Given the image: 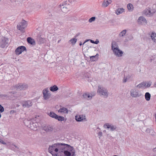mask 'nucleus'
Returning <instances> with one entry per match:
<instances>
[{
	"mask_svg": "<svg viewBox=\"0 0 156 156\" xmlns=\"http://www.w3.org/2000/svg\"><path fill=\"white\" fill-rule=\"evenodd\" d=\"M97 92H98L100 95H103L105 98H107L108 97V93L107 90L100 86H98Z\"/></svg>",
	"mask_w": 156,
	"mask_h": 156,
	"instance_id": "1",
	"label": "nucleus"
},
{
	"mask_svg": "<svg viewBox=\"0 0 156 156\" xmlns=\"http://www.w3.org/2000/svg\"><path fill=\"white\" fill-rule=\"evenodd\" d=\"M52 150H54L56 147L58 148H60L61 147L62 148V150H64L66 149V147H68V144H63L62 143H58L52 145V146H50Z\"/></svg>",
	"mask_w": 156,
	"mask_h": 156,
	"instance_id": "2",
	"label": "nucleus"
},
{
	"mask_svg": "<svg viewBox=\"0 0 156 156\" xmlns=\"http://www.w3.org/2000/svg\"><path fill=\"white\" fill-rule=\"evenodd\" d=\"M27 22L23 20L19 24L17 25V29L21 31H23L24 29L27 27Z\"/></svg>",
	"mask_w": 156,
	"mask_h": 156,
	"instance_id": "3",
	"label": "nucleus"
},
{
	"mask_svg": "<svg viewBox=\"0 0 156 156\" xmlns=\"http://www.w3.org/2000/svg\"><path fill=\"white\" fill-rule=\"evenodd\" d=\"M130 95L132 97H139L141 96V94L139 93V91L135 89H132L130 90Z\"/></svg>",
	"mask_w": 156,
	"mask_h": 156,
	"instance_id": "4",
	"label": "nucleus"
},
{
	"mask_svg": "<svg viewBox=\"0 0 156 156\" xmlns=\"http://www.w3.org/2000/svg\"><path fill=\"white\" fill-rule=\"evenodd\" d=\"M25 51H27L26 47L24 46H21L18 47L16 49L15 52L16 55H18Z\"/></svg>",
	"mask_w": 156,
	"mask_h": 156,
	"instance_id": "5",
	"label": "nucleus"
},
{
	"mask_svg": "<svg viewBox=\"0 0 156 156\" xmlns=\"http://www.w3.org/2000/svg\"><path fill=\"white\" fill-rule=\"evenodd\" d=\"M9 39L5 37H3L0 42V47L2 48H4L5 46H7L8 44Z\"/></svg>",
	"mask_w": 156,
	"mask_h": 156,
	"instance_id": "6",
	"label": "nucleus"
},
{
	"mask_svg": "<svg viewBox=\"0 0 156 156\" xmlns=\"http://www.w3.org/2000/svg\"><path fill=\"white\" fill-rule=\"evenodd\" d=\"M27 87V85L25 83L18 84L16 86V88L20 90H26Z\"/></svg>",
	"mask_w": 156,
	"mask_h": 156,
	"instance_id": "7",
	"label": "nucleus"
},
{
	"mask_svg": "<svg viewBox=\"0 0 156 156\" xmlns=\"http://www.w3.org/2000/svg\"><path fill=\"white\" fill-rule=\"evenodd\" d=\"M66 4V3L64 2L63 3H62V5L60 4L59 5L62 11L64 13H67L68 11V5Z\"/></svg>",
	"mask_w": 156,
	"mask_h": 156,
	"instance_id": "8",
	"label": "nucleus"
},
{
	"mask_svg": "<svg viewBox=\"0 0 156 156\" xmlns=\"http://www.w3.org/2000/svg\"><path fill=\"white\" fill-rule=\"evenodd\" d=\"M61 153H57L55 154V156H68V150H63L61 151Z\"/></svg>",
	"mask_w": 156,
	"mask_h": 156,
	"instance_id": "9",
	"label": "nucleus"
},
{
	"mask_svg": "<svg viewBox=\"0 0 156 156\" xmlns=\"http://www.w3.org/2000/svg\"><path fill=\"white\" fill-rule=\"evenodd\" d=\"M114 54L118 57H120L122 56L123 52L120 50L118 48H114L112 50Z\"/></svg>",
	"mask_w": 156,
	"mask_h": 156,
	"instance_id": "10",
	"label": "nucleus"
},
{
	"mask_svg": "<svg viewBox=\"0 0 156 156\" xmlns=\"http://www.w3.org/2000/svg\"><path fill=\"white\" fill-rule=\"evenodd\" d=\"M155 12L153 10L147 9L144 11V13L147 16H150L153 15Z\"/></svg>",
	"mask_w": 156,
	"mask_h": 156,
	"instance_id": "11",
	"label": "nucleus"
},
{
	"mask_svg": "<svg viewBox=\"0 0 156 156\" xmlns=\"http://www.w3.org/2000/svg\"><path fill=\"white\" fill-rule=\"evenodd\" d=\"M69 156H76L74 148L69 145Z\"/></svg>",
	"mask_w": 156,
	"mask_h": 156,
	"instance_id": "12",
	"label": "nucleus"
},
{
	"mask_svg": "<svg viewBox=\"0 0 156 156\" xmlns=\"http://www.w3.org/2000/svg\"><path fill=\"white\" fill-rule=\"evenodd\" d=\"M94 95H92L91 94L85 93L82 95V98L84 99H87V100H89L91 99L92 97Z\"/></svg>",
	"mask_w": 156,
	"mask_h": 156,
	"instance_id": "13",
	"label": "nucleus"
},
{
	"mask_svg": "<svg viewBox=\"0 0 156 156\" xmlns=\"http://www.w3.org/2000/svg\"><path fill=\"white\" fill-rule=\"evenodd\" d=\"M54 128L53 126H44L43 128V129L46 132H49L52 131Z\"/></svg>",
	"mask_w": 156,
	"mask_h": 156,
	"instance_id": "14",
	"label": "nucleus"
},
{
	"mask_svg": "<svg viewBox=\"0 0 156 156\" xmlns=\"http://www.w3.org/2000/svg\"><path fill=\"white\" fill-rule=\"evenodd\" d=\"M32 105L31 101H27L24 102L22 104V106L24 107L29 108Z\"/></svg>",
	"mask_w": 156,
	"mask_h": 156,
	"instance_id": "15",
	"label": "nucleus"
},
{
	"mask_svg": "<svg viewBox=\"0 0 156 156\" xmlns=\"http://www.w3.org/2000/svg\"><path fill=\"white\" fill-rule=\"evenodd\" d=\"M76 120L77 122H81L85 119V116L83 117V115H76L75 116Z\"/></svg>",
	"mask_w": 156,
	"mask_h": 156,
	"instance_id": "16",
	"label": "nucleus"
},
{
	"mask_svg": "<svg viewBox=\"0 0 156 156\" xmlns=\"http://www.w3.org/2000/svg\"><path fill=\"white\" fill-rule=\"evenodd\" d=\"M112 1L110 0L108 1L107 0H104L101 5L102 7H106L109 5L111 3Z\"/></svg>",
	"mask_w": 156,
	"mask_h": 156,
	"instance_id": "17",
	"label": "nucleus"
},
{
	"mask_svg": "<svg viewBox=\"0 0 156 156\" xmlns=\"http://www.w3.org/2000/svg\"><path fill=\"white\" fill-rule=\"evenodd\" d=\"M27 41L28 43L32 45H35V43L34 39L31 37H28L27 38Z\"/></svg>",
	"mask_w": 156,
	"mask_h": 156,
	"instance_id": "18",
	"label": "nucleus"
},
{
	"mask_svg": "<svg viewBox=\"0 0 156 156\" xmlns=\"http://www.w3.org/2000/svg\"><path fill=\"white\" fill-rule=\"evenodd\" d=\"M138 22H140L141 23H147V21L145 18L143 16H140L137 20Z\"/></svg>",
	"mask_w": 156,
	"mask_h": 156,
	"instance_id": "19",
	"label": "nucleus"
},
{
	"mask_svg": "<svg viewBox=\"0 0 156 156\" xmlns=\"http://www.w3.org/2000/svg\"><path fill=\"white\" fill-rule=\"evenodd\" d=\"M68 109L65 108V107H62L60 109L58 110V112L60 113H68Z\"/></svg>",
	"mask_w": 156,
	"mask_h": 156,
	"instance_id": "20",
	"label": "nucleus"
},
{
	"mask_svg": "<svg viewBox=\"0 0 156 156\" xmlns=\"http://www.w3.org/2000/svg\"><path fill=\"white\" fill-rule=\"evenodd\" d=\"M49 89L50 91L52 92H55L57 91L58 89V88L57 86L56 85H54L51 87H50Z\"/></svg>",
	"mask_w": 156,
	"mask_h": 156,
	"instance_id": "21",
	"label": "nucleus"
},
{
	"mask_svg": "<svg viewBox=\"0 0 156 156\" xmlns=\"http://www.w3.org/2000/svg\"><path fill=\"white\" fill-rule=\"evenodd\" d=\"M146 133H149L150 135H154V130L152 129H151L149 128H147L145 131Z\"/></svg>",
	"mask_w": 156,
	"mask_h": 156,
	"instance_id": "22",
	"label": "nucleus"
},
{
	"mask_svg": "<svg viewBox=\"0 0 156 156\" xmlns=\"http://www.w3.org/2000/svg\"><path fill=\"white\" fill-rule=\"evenodd\" d=\"M146 86V83L143 82L136 86L139 88H144Z\"/></svg>",
	"mask_w": 156,
	"mask_h": 156,
	"instance_id": "23",
	"label": "nucleus"
},
{
	"mask_svg": "<svg viewBox=\"0 0 156 156\" xmlns=\"http://www.w3.org/2000/svg\"><path fill=\"white\" fill-rule=\"evenodd\" d=\"M151 97V94L149 92H146L145 94V97L146 101H149L150 100Z\"/></svg>",
	"mask_w": 156,
	"mask_h": 156,
	"instance_id": "24",
	"label": "nucleus"
},
{
	"mask_svg": "<svg viewBox=\"0 0 156 156\" xmlns=\"http://www.w3.org/2000/svg\"><path fill=\"white\" fill-rule=\"evenodd\" d=\"M37 41L40 44H43L45 42V40L44 38L39 37H38Z\"/></svg>",
	"mask_w": 156,
	"mask_h": 156,
	"instance_id": "25",
	"label": "nucleus"
},
{
	"mask_svg": "<svg viewBox=\"0 0 156 156\" xmlns=\"http://www.w3.org/2000/svg\"><path fill=\"white\" fill-rule=\"evenodd\" d=\"M127 8L128 10L130 12L132 11L133 9V5L131 3H129L127 5Z\"/></svg>",
	"mask_w": 156,
	"mask_h": 156,
	"instance_id": "26",
	"label": "nucleus"
},
{
	"mask_svg": "<svg viewBox=\"0 0 156 156\" xmlns=\"http://www.w3.org/2000/svg\"><path fill=\"white\" fill-rule=\"evenodd\" d=\"M124 9L122 8H118L116 11V13L117 15L120 14L124 12Z\"/></svg>",
	"mask_w": 156,
	"mask_h": 156,
	"instance_id": "27",
	"label": "nucleus"
},
{
	"mask_svg": "<svg viewBox=\"0 0 156 156\" xmlns=\"http://www.w3.org/2000/svg\"><path fill=\"white\" fill-rule=\"evenodd\" d=\"M111 45L112 48V50H113L114 48H118V47H118V45L116 42L114 41H112Z\"/></svg>",
	"mask_w": 156,
	"mask_h": 156,
	"instance_id": "28",
	"label": "nucleus"
},
{
	"mask_svg": "<svg viewBox=\"0 0 156 156\" xmlns=\"http://www.w3.org/2000/svg\"><path fill=\"white\" fill-rule=\"evenodd\" d=\"M151 37L154 42L156 43V33H152Z\"/></svg>",
	"mask_w": 156,
	"mask_h": 156,
	"instance_id": "29",
	"label": "nucleus"
},
{
	"mask_svg": "<svg viewBox=\"0 0 156 156\" xmlns=\"http://www.w3.org/2000/svg\"><path fill=\"white\" fill-rule=\"evenodd\" d=\"M55 119L59 121H62L64 120L65 118L63 116L57 115Z\"/></svg>",
	"mask_w": 156,
	"mask_h": 156,
	"instance_id": "30",
	"label": "nucleus"
},
{
	"mask_svg": "<svg viewBox=\"0 0 156 156\" xmlns=\"http://www.w3.org/2000/svg\"><path fill=\"white\" fill-rule=\"evenodd\" d=\"M48 115L51 117L55 119L57 115L53 112H50L48 114Z\"/></svg>",
	"mask_w": 156,
	"mask_h": 156,
	"instance_id": "31",
	"label": "nucleus"
},
{
	"mask_svg": "<svg viewBox=\"0 0 156 156\" xmlns=\"http://www.w3.org/2000/svg\"><path fill=\"white\" fill-rule=\"evenodd\" d=\"M77 41V39L76 38H73L69 41L72 45H74Z\"/></svg>",
	"mask_w": 156,
	"mask_h": 156,
	"instance_id": "32",
	"label": "nucleus"
},
{
	"mask_svg": "<svg viewBox=\"0 0 156 156\" xmlns=\"http://www.w3.org/2000/svg\"><path fill=\"white\" fill-rule=\"evenodd\" d=\"M37 123L36 122H35L34 125H33L32 126H31L30 127L31 129L34 130L35 129L37 128Z\"/></svg>",
	"mask_w": 156,
	"mask_h": 156,
	"instance_id": "33",
	"label": "nucleus"
},
{
	"mask_svg": "<svg viewBox=\"0 0 156 156\" xmlns=\"http://www.w3.org/2000/svg\"><path fill=\"white\" fill-rule=\"evenodd\" d=\"M126 30H124L122 31L119 34V37H123L126 34Z\"/></svg>",
	"mask_w": 156,
	"mask_h": 156,
	"instance_id": "34",
	"label": "nucleus"
},
{
	"mask_svg": "<svg viewBox=\"0 0 156 156\" xmlns=\"http://www.w3.org/2000/svg\"><path fill=\"white\" fill-rule=\"evenodd\" d=\"M51 96V94L49 93L47 94L44 95L43 96V98L44 100H47L49 99Z\"/></svg>",
	"mask_w": 156,
	"mask_h": 156,
	"instance_id": "35",
	"label": "nucleus"
},
{
	"mask_svg": "<svg viewBox=\"0 0 156 156\" xmlns=\"http://www.w3.org/2000/svg\"><path fill=\"white\" fill-rule=\"evenodd\" d=\"M99 55L98 54H97L95 55L92 56L90 57V59L92 61H95L96 60L95 58L97 56L98 57Z\"/></svg>",
	"mask_w": 156,
	"mask_h": 156,
	"instance_id": "36",
	"label": "nucleus"
},
{
	"mask_svg": "<svg viewBox=\"0 0 156 156\" xmlns=\"http://www.w3.org/2000/svg\"><path fill=\"white\" fill-rule=\"evenodd\" d=\"M54 150L55 152H58V153H61V151H62V148L61 147H60V148L56 147Z\"/></svg>",
	"mask_w": 156,
	"mask_h": 156,
	"instance_id": "37",
	"label": "nucleus"
},
{
	"mask_svg": "<svg viewBox=\"0 0 156 156\" xmlns=\"http://www.w3.org/2000/svg\"><path fill=\"white\" fill-rule=\"evenodd\" d=\"M49 91L48 89H44L42 91V93L43 96L44 95L47 94L49 93H48Z\"/></svg>",
	"mask_w": 156,
	"mask_h": 156,
	"instance_id": "38",
	"label": "nucleus"
},
{
	"mask_svg": "<svg viewBox=\"0 0 156 156\" xmlns=\"http://www.w3.org/2000/svg\"><path fill=\"white\" fill-rule=\"evenodd\" d=\"M110 124L108 123H107L105 124L104 125V127L105 128H107L108 129H110Z\"/></svg>",
	"mask_w": 156,
	"mask_h": 156,
	"instance_id": "39",
	"label": "nucleus"
},
{
	"mask_svg": "<svg viewBox=\"0 0 156 156\" xmlns=\"http://www.w3.org/2000/svg\"><path fill=\"white\" fill-rule=\"evenodd\" d=\"M110 130L111 131H113L116 128V127L115 126H113L112 125H110Z\"/></svg>",
	"mask_w": 156,
	"mask_h": 156,
	"instance_id": "40",
	"label": "nucleus"
},
{
	"mask_svg": "<svg viewBox=\"0 0 156 156\" xmlns=\"http://www.w3.org/2000/svg\"><path fill=\"white\" fill-rule=\"evenodd\" d=\"M95 19L96 17H92L89 20V22L90 23H92L95 20Z\"/></svg>",
	"mask_w": 156,
	"mask_h": 156,
	"instance_id": "41",
	"label": "nucleus"
},
{
	"mask_svg": "<svg viewBox=\"0 0 156 156\" xmlns=\"http://www.w3.org/2000/svg\"><path fill=\"white\" fill-rule=\"evenodd\" d=\"M4 111V107L0 104V112L2 113Z\"/></svg>",
	"mask_w": 156,
	"mask_h": 156,
	"instance_id": "42",
	"label": "nucleus"
},
{
	"mask_svg": "<svg viewBox=\"0 0 156 156\" xmlns=\"http://www.w3.org/2000/svg\"><path fill=\"white\" fill-rule=\"evenodd\" d=\"M151 82H149L148 83H146V86H145L146 87H149L151 84Z\"/></svg>",
	"mask_w": 156,
	"mask_h": 156,
	"instance_id": "43",
	"label": "nucleus"
},
{
	"mask_svg": "<svg viewBox=\"0 0 156 156\" xmlns=\"http://www.w3.org/2000/svg\"><path fill=\"white\" fill-rule=\"evenodd\" d=\"M3 97L7 98L8 97V95L6 94H0V97L2 98Z\"/></svg>",
	"mask_w": 156,
	"mask_h": 156,
	"instance_id": "44",
	"label": "nucleus"
},
{
	"mask_svg": "<svg viewBox=\"0 0 156 156\" xmlns=\"http://www.w3.org/2000/svg\"><path fill=\"white\" fill-rule=\"evenodd\" d=\"M52 148H51V147L50 146H49V147L48 148V152H49V153H51V154H52Z\"/></svg>",
	"mask_w": 156,
	"mask_h": 156,
	"instance_id": "45",
	"label": "nucleus"
},
{
	"mask_svg": "<svg viewBox=\"0 0 156 156\" xmlns=\"http://www.w3.org/2000/svg\"><path fill=\"white\" fill-rule=\"evenodd\" d=\"M16 111L15 110H11L10 112V114H12L14 113H16Z\"/></svg>",
	"mask_w": 156,
	"mask_h": 156,
	"instance_id": "46",
	"label": "nucleus"
},
{
	"mask_svg": "<svg viewBox=\"0 0 156 156\" xmlns=\"http://www.w3.org/2000/svg\"><path fill=\"white\" fill-rule=\"evenodd\" d=\"M0 142L3 144H4V145H6V143H5V142H4L3 140H0Z\"/></svg>",
	"mask_w": 156,
	"mask_h": 156,
	"instance_id": "47",
	"label": "nucleus"
},
{
	"mask_svg": "<svg viewBox=\"0 0 156 156\" xmlns=\"http://www.w3.org/2000/svg\"><path fill=\"white\" fill-rule=\"evenodd\" d=\"M127 81V78L126 77L125 78V77H124V79L123 80V83H125Z\"/></svg>",
	"mask_w": 156,
	"mask_h": 156,
	"instance_id": "48",
	"label": "nucleus"
},
{
	"mask_svg": "<svg viewBox=\"0 0 156 156\" xmlns=\"http://www.w3.org/2000/svg\"><path fill=\"white\" fill-rule=\"evenodd\" d=\"M102 133L101 131H99L98 133V135L99 136H102Z\"/></svg>",
	"mask_w": 156,
	"mask_h": 156,
	"instance_id": "49",
	"label": "nucleus"
},
{
	"mask_svg": "<svg viewBox=\"0 0 156 156\" xmlns=\"http://www.w3.org/2000/svg\"><path fill=\"white\" fill-rule=\"evenodd\" d=\"M99 41H98V39H96V41H94V44H97L99 43Z\"/></svg>",
	"mask_w": 156,
	"mask_h": 156,
	"instance_id": "50",
	"label": "nucleus"
},
{
	"mask_svg": "<svg viewBox=\"0 0 156 156\" xmlns=\"http://www.w3.org/2000/svg\"><path fill=\"white\" fill-rule=\"evenodd\" d=\"M29 122L30 126H32L33 125H34V122H33L32 121H30Z\"/></svg>",
	"mask_w": 156,
	"mask_h": 156,
	"instance_id": "51",
	"label": "nucleus"
},
{
	"mask_svg": "<svg viewBox=\"0 0 156 156\" xmlns=\"http://www.w3.org/2000/svg\"><path fill=\"white\" fill-rule=\"evenodd\" d=\"M89 40V41H90V42L91 43H93V44H94V41H93L92 40Z\"/></svg>",
	"mask_w": 156,
	"mask_h": 156,
	"instance_id": "52",
	"label": "nucleus"
},
{
	"mask_svg": "<svg viewBox=\"0 0 156 156\" xmlns=\"http://www.w3.org/2000/svg\"><path fill=\"white\" fill-rule=\"evenodd\" d=\"M48 16L49 17H51V16H52V15L51 14V13H50V12H49L48 13Z\"/></svg>",
	"mask_w": 156,
	"mask_h": 156,
	"instance_id": "53",
	"label": "nucleus"
},
{
	"mask_svg": "<svg viewBox=\"0 0 156 156\" xmlns=\"http://www.w3.org/2000/svg\"><path fill=\"white\" fill-rule=\"evenodd\" d=\"M153 151L155 152V153H156V147L154 148L153 149Z\"/></svg>",
	"mask_w": 156,
	"mask_h": 156,
	"instance_id": "54",
	"label": "nucleus"
},
{
	"mask_svg": "<svg viewBox=\"0 0 156 156\" xmlns=\"http://www.w3.org/2000/svg\"><path fill=\"white\" fill-rule=\"evenodd\" d=\"M89 40H86L82 44L83 45L86 42H87V41H89Z\"/></svg>",
	"mask_w": 156,
	"mask_h": 156,
	"instance_id": "55",
	"label": "nucleus"
},
{
	"mask_svg": "<svg viewBox=\"0 0 156 156\" xmlns=\"http://www.w3.org/2000/svg\"><path fill=\"white\" fill-rule=\"evenodd\" d=\"M82 45V44L81 42H80L79 45L80 46H81Z\"/></svg>",
	"mask_w": 156,
	"mask_h": 156,
	"instance_id": "56",
	"label": "nucleus"
},
{
	"mask_svg": "<svg viewBox=\"0 0 156 156\" xmlns=\"http://www.w3.org/2000/svg\"><path fill=\"white\" fill-rule=\"evenodd\" d=\"M154 87H156V82H155L154 83Z\"/></svg>",
	"mask_w": 156,
	"mask_h": 156,
	"instance_id": "57",
	"label": "nucleus"
},
{
	"mask_svg": "<svg viewBox=\"0 0 156 156\" xmlns=\"http://www.w3.org/2000/svg\"><path fill=\"white\" fill-rule=\"evenodd\" d=\"M72 133L73 134V136H74V135H75V133Z\"/></svg>",
	"mask_w": 156,
	"mask_h": 156,
	"instance_id": "58",
	"label": "nucleus"
},
{
	"mask_svg": "<svg viewBox=\"0 0 156 156\" xmlns=\"http://www.w3.org/2000/svg\"><path fill=\"white\" fill-rule=\"evenodd\" d=\"M60 41H61V40H58V43H59L60 42Z\"/></svg>",
	"mask_w": 156,
	"mask_h": 156,
	"instance_id": "59",
	"label": "nucleus"
},
{
	"mask_svg": "<svg viewBox=\"0 0 156 156\" xmlns=\"http://www.w3.org/2000/svg\"><path fill=\"white\" fill-rule=\"evenodd\" d=\"M78 35H76L75 36V37H77V36H78Z\"/></svg>",
	"mask_w": 156,
	"mask_h": 156,
	"instance_id": "60",
	"label": "nucleus"
},
{
	"mask_svg": "<svg viewBox=\"0 0 156 156\" xmlns=\"http://www.w3.org/2000/svg\"><path fill=\"white\" fill-rule=\"evenodd\" d=\"M9 93L10 94H11V93H12V91H11V92H9Z\"/></svg>",
	"mask_w": 156,
	"mask_h": 156,
	"instance_id": "61",
	"label": "nucleus"
},
{
	"mask_svg": "<svg viewBox=\"0 0 156 156\" xmlns=\"http://www.w3.org/2000/svg\"><path fill=\"white\" fill-rule=\"evenodd\" d=\"M113 156H118L117 155H114Z\"/></svg>",
	"mask_w": 156,
	"mask_h": 156,
	"instance_id": "62",
	"label": "nucleus"
},
{
	"mask_svg": "<svg viewBox=\"0 0 156 156\" xmlns=\"http://www.w3.org/2000/svg\"><path fill=\"white\" fill-rule=\"evenodd\" d=\"M155 119H156V114L155 115Z\"/></svg>",
	"mask_w": 156,
	"mask_h": 156,
	"instance_id": "63",
	"label": "nucleus"
},
{
	"mask_svg": "<svg viewBox=\"0 0 156 156\" xmlns=\"http://www.w3.org/2000/svg\"><path fill=\"white\" fill-rule=\"evenodd\" d=\"M154 156H156V154Z\"/></svg>",
	"mask_w": 156,
	"mask_h": 156,
	"instance_id": "64",
	"label": "nucleus"
}]
</instances>
